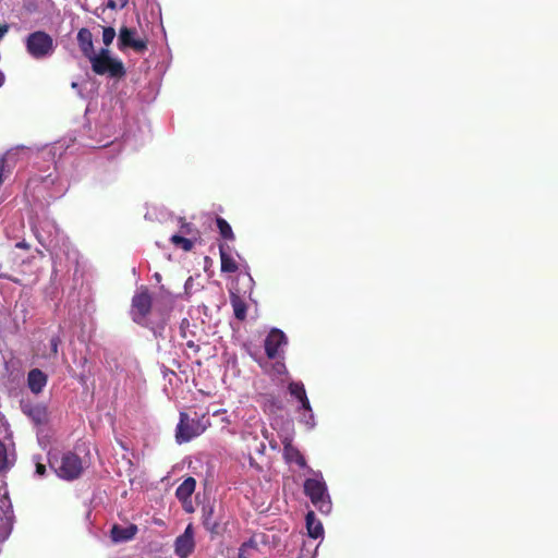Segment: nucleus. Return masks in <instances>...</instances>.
<instances>
[{
	"instance_id": "nucleus-22",
	"label": "nucleus",
	"mask_w": 558,
	"mask_h": 558,
	"mask_svg": "<svg viewBox=\"0 0 558 558\" xmlns=\"http://www.w3.org/2000/svg\"><path fill=\"white\" fill-rule=\"evenodd\" d=\"M11 533V523L7 517L0 515V543L4 542Z\"/></svg>"
},
{
	"instance_id": "nucleus-28",
	"label": "nucleus",
	"mask_w": 558,
	"mask_h": 558,
	"mask_svg": "<svg viewBox=\"0 0 558 558\" xmlns=\"http://www.w3.org/2000/svg\"><path fill=\"white\" fill-rule=\"evenodd\" d=\"M129 0H108L106 8L112 10H121L126 7Z\"/></svg>"
},
{
	"instance_id": "nucleus-15",
	"label": "nucleus",
	"mask_w": 558,
	"mask_h": 558,
	"mask_svg": "<svg viewBox=\"0 0 558 558\" xmlns=\"http://www.w3.org/2000/svg\"><path fill=\"white\" fill-rule=\"evenodd\" d=\"M137 533V526L130 524L128 526L113 525L111 529L112 539L116 542H125L132 539Z\"/></svg>"
},
{
	"instance_id": "nucleus-6",
	"label": "nucleus",
	"mask_w": 558,
	"mask_h": 558,
	"mask_svg": "<svg viewBox=\"0 0 558 558\" xmlns=\"http://www.w3.org/2000/svg\"><path fill=\"white\" fill-rule=\"evenodd\" d=\"M153 307V298L147 288L142 287L132 298L131 317L134 323L144 326Z\"/></svg>"
},
{
	"instance_id": "nucleus-14",
	"label": "nucleus",
	"mask_w": 558,
	"mask_h": 558,
	"mask_svg": "<svg viewBox=\"0 0 558 558\" xmlns=\"http://www.w3.org/2000/svg\"><path fill=\"white\" fill-rule=\"evenodd\" d=\"M196 487V481L194 477L189 476L186 477L177 488L175 496L177 498L182 501L184 505L186 502L191 504V496L194 493Z\"/></svg>"
},
{
	"instance_id": "nucleus-13",
	"label": "nucleus",
	"mask_w": 558,
	"mask_h": 558,
	"mask_svg": "<svg viewBox=\"0 0 558 558\" xmlns=\"http://www.w3.org/2000/svg\"><path fill=\"white\" fill-rule=\"evenodd\" d=\"M47 375L39 368H33L28 372L27 385L31 391L35 395H38L43 391L47 385Z\"/></svg>"
},
{
	"instance_id": "nucleus-19",
	"label": "nucleus",
	"mask_w": 558,
	"mask_h": 558,
	"mask_svg": "<svg viewBox=\"0 0 558 558\" xmlns=\"http://www.w3.org/2000/svg\"><path fill=\"white\" fill-rule=\"evenodd\" d=\"M216 225H217V228H218L219 233L222 239L229 240V241H234V239H235L234 233L232 231L231 226L229 225V222L226 219H223L221 217H217Z\"/></svg>"
},
{
	"instance_id": "nucleus-17",
	"label": "nucleus",
	"mask_w": 558,
	"mask_h": 558,
	"mask_svg": "<svg viewBox=\"0 0 558 558\" xmlns=\"http://www.w3.org/2000/svg\"><path fill=\"white\" fill-rule=\"evenodd\" d=\"M306 529L308 535L315 539L324 534L323 524L319 520L316 519L313 511H308L306 514Z\"/></svg>"
},
{
	"instance_id": "nucleus-34",
	"label": "nucleus",
	"mask_w": 558,
	"mask_h": 558,
	"mask_svg": "<svg viewBox=\"0 0 558 558\" xmlns=\"http://www.w3.org/2000/svg\"><path fill=\"white\" fill-rule=\"evenodd\" d=\"M0 277H1V278L9 279V280H11V281H13V282H17V280H16V279H13L12 277H10V276H8V275H1Z\"/></svg>"
},
{
	"instance_id": "nucleus-9",
	"label": "nucleus",
	"mask_w": 558,
	"mask_h": 558,
	"mask_svg": "<svg viewBox=\"0 0 558 558\" xmlns=\"http://www.w3.org/2000/svg\"><path fill=\"white\" fill-rule=\"evenodd\" d=\"M283 445V459L287 463H295L301 469H306L310 473V466L306 462V459L302 454V452L292 444V440L288 437H286L282 440Z\"/></svg>"
},
{
	"instance_id": "nucleus-20",
	"label": "nucleus",
	"mask_w": 558,
	"mask_h": 558,
	"mask_svg": "<svg viewBox=\"0 0 558 558\" xmlns=\"http://www.w3.org/2000/svg\"><path fill=\"white\" fill-rule=\"evenodd\" d=\"M288 390L291 396H293L298 401L305 399L306 391L303 383L301 381H292L288 386Z\"/></svg>"
},
{
	"instance_id": "nucleus-1",
	"label": "nucleus",
	"mask_w": 558,
	"mask_h": 558,
	"mask_svg": "<svg viewBox=\"0 0 558 558\" xmlns=\"http://www.w3.org/2000/svg\"><path fill=\"white\" fill-rule=\"evenodd\" d=\"M310 474L313 476L304 481L303 492L319 512L328 514L332 509V504L324 476L320 471L313 469H310Z\"/></svg>"
},
{
	"instance_id": "nucleus-16",
	"label": "nucleus",
	"mask_w": 558,
	"mask_h": 558,
	"mask_svg": "<svg viewBox=\"0 0 558 558\" xmlns=\"http://www.w3.org/2000/svg\"><path fill=\"white\" fill-rule=\"evenodd\" d=\"M230 303L233 308L234 317L240 322L245 320L247 312V305L245 301L239 294L231 293Z\"/></svg>"
},
{
	"instance_id": "nucleus-5",
	"label": "nucleus",
	"mask_w": 558,
	"mask_h": 558,
	"mask_svg": "<svg viewBox=\"0 0 558 558\" xmlns=\"http://www.w3.org/2000/svg\"><path fill=\"white\" fill-rule=\"evenodd\" d=\"M49 465L56 471L59 477L68 481L77 478L83 472L82 460L73 452L64 453L60 461L49 459Z\"/></svg>"
},
{
	"instance_id": "nucleus-38",
	"label": "nucleus",
	"mask_w": 558,
	"mask_h": 558,
	"mask_svg": "<svg viewBox=\"0 0 558 558\" xmlns=\"http://www.w3.org/2000/svg\"><path fill=\"white\" fill-rule=\"evenodd\" d=\"M245 556L250 557L252 556V551H245Z\"/></svg>"
},
{
	"instance_id": "nucleus-26",
	"label": "nucleus",
	"mask_w": 558,
	"mask_h": 558,
	"mask_svg": "<svg viewBox=\"0 0 558 558\" xmlns=\"http://www.w3.org/2000/svg\"><path fill=\"white\" fill-rule=\"evenodd\" d=\"M301 403V409H303L304 411L308 412L310 413V416H308V420L306 421V424L310 425V426H313L314 425V415H313V410H312V407H311V403H310V400L307 398V396H305V399H302L301 401H299Z\"/></svg>"
},
{
	"instance_id": "nucleus-31",
	"label": "nucleus",
	"mask_w": 558,
	"mask_h": 558,
	"mask_svg": "<svg viewBox=\"0 0 558 558\" xmlns=\"http://www.w3.org/2000/svg\"><path fill=\"white\" fill-rule=\"evenodd\" d=\"M36 474L39 476H44L46 474V465L41 462H36Z\"/></svg>"
},
{
	"instance_id": "nucleus-37",
	"label": "nucleus",
	"mask_w": 558,
	"mask_h": 558,
	"mask_svg": "<svg viewBox=\"0 0 558 558\" xmlns=\"http://www.w3.org/2000/svg\"><path fill=\"white\" fill-rule=\"evenodd\" d=\"M187 345H189L190 348L194 347L193 341H189V342H187Z\"/></svg>"
},
{
	"instance_id": "nucleus-11",
	"label": "nucleus",
	"mask_w": 558,
	"mask_h": 558,
	"mask_svg": "<svg viewBox=\"0 0 558 558\" xmlns=\"http://www.w3.org/2000/svg\"><path fill=\"white\" fill-rule=\"evenodd\" d=\"M76 40H77L80 50L85 58L88 59L95 53L94 43H93V34L88 28L83 27V28L78 29L77 35H76Z\"/></svg>"
},
{
	"instance_id": "nucleus-2",
	"label": "nucleus",
	"mask_w": 558,
	"mask_h": 558,
	"mask_svg": "<svg viewBox=\"0 0 558 558\" xmlns=\"http://www.w3.org/2000/svg\"><path fill=\"white\" fill-rule=\"evenodd\" d=\"M210 426L206 414L201 417H190L186 412H180L179 423L175 427V441L184 444L202 435Z\"/></svg>"
},
{
	"instance_id": "nucleus-10",
	"label": "nucleus",
	"mask_w": 558,
	"mask_h": 558,
	"mask_svg": "<svg viewBox=\"0 0 558 558\" xmlns=\"http://www.w3.org/2000/svg\"><path fill=\"white\" fill-rule=\"evenodd\" d=\"M287 343V337L280 329L274 328L265 339V353L268 359H276L279 348Z\"/></svg>"
},
{
	"instance_id": "nucleus-36",
	"label": "nucleus",
	"mask_w": 558,
	"mask_h": 558,
	"mask_svg": "<svg viewBox=\"0 0 558 558\" xmlns=\"http://www.w3.org/2000/svg\"><path fill=\"white\" fill-rule=\"evenodd\" d=\"M78 379H80V381H81L82 384H85V381H86V377H85V375H83V374H82V375H80Z\"/></svg>"
},
{
	"instance_id": "nucleus-7",
	"label": "nucleus",
	"mask_w": 558,
	"mask_h": 558,
	"mask_svg": "<svg viewBox=\"0 0 558 558\" xmlns=\"http://www.w3.org/2000/svg\"><path fill=\"white\" fill-rule=\"evenodd\" d=\"M148 39L141 37L135 28L122 26L119 31L118 47L120 50L132 49L137 53H143L147 50Z\"/></svg>"
},
{
	"instance_id": "nucleus-12",
	"label": "nucleus",
	"mask_w": 558,
	"mask_h": 558,
	"mask_svg": "<svg viewBox=\"0 0 558 558\" xmlns=\"http://www.w3.org/2000/svg\"><path fill=\"white\" fill-rule=\"evenodd\" d=\"M230 247L226 243L219 244L220 270L227 274H234L239 270V265L230 254Z\"/></svg>"
},
{
	"instance_id": "nucleus-27",
	"label": "nucleus",
	"mask_w": 558,
	"mask_h": 558,
	"mask_svg": "<svg viewBox=\"0 0 558 558\" xmlns=\"http://www.w3.org/2000/svg\"><path fill=\"white\" fill-rule=\"evenodd\" d=\"M211 515H213V509H210L209 512L205 515L204 526L211 533H216L217 529H218V523L213 520Z\"/></svg>"
},
{
	"instance_id": "nucleus-8",
	"label": "nucleus",
	"mask_w": 558,
	"mask_h": 558,
	"mask_svg": "<svg viewBox=\"0 0 558 558\" xmlns=\"http://www.w3.org/2000/svg\"><path fill=\"white\" fill-rule=\"evenodd\" d=\"M194 533L193 527L189 524L183 534L177 537L174 543V551L180 558H187L194 550Z\"/></svg>"
},
{
	"instance_id": "nucleus-21",
	"label": "nucleus",
	"mask_w": 558,
	"mask_h": 558,
	"mask_svg": "<svg viewBox=\"0 0 558 558\" xmlns=\"http://www.w3.org/2000/svg\"><path fill=\"white\" fill-rule=\"evenodd\" d=\"M170 241L174 245L180 246L181 248H183L185 252H190L193 248V245H194L192 240H190L187 238H184V236H181L179 234H173L171 236Z\"/></svg>"
},
{
	"instance_id": "nucleus-3",
	"label": "nucleus",
	"mask_w": 558,
	"mask_h": 558,
	"mask_svg": "<svg viewBox=\"0 0 558 558\" xmlns=\"http://www.w3.org/2000/svg\"><path fill=\"white\" fill-rule=\"evenodd\" d=\"M92 70L97 75H108L111 78L125 76V68L119 59L112 58L108 48H101L98 53L88 58Z\"/></svg>"
},
{
	"instance_id": "nucleus-33",
	"label": "nucleus",
	"mask_w": 558,
	"mask_h": 558,
	"mask_svg": "<svg viewBox=\"0 0 558 558\" xmlns=\"http://www.w3.org/2000/svg\"><path fill=\"white\" fill-rule=\"evenodd\" d=\"M9 27L8 25L3 24L1 25L0 24V38H2V36L8 32Z\"/></svg>"
},
{
	"instance_id": "nucleus-25",
	"label": "nucleus",
	"mask_w": 558,
	"mask_h": 558,
	"mask_svg": "<svg viewBox=\"0 0 558 558\" xmlns=\"http://www.w3.org/2000/svg\"><path fill=\"white\" fill-rule=\"evenodd\" d=\"M116 37V31L111 26L102 28V41L106 47H109Z\"/></svg>"
},
{
	"instance_id": "nucleus-30",
	"label": "nucleus",
	"mask_w": 558,
	"mask_h": 558,
	"mask_svg": "<svg viewBox=\"0 0 558 558\" xmlns=\"http://www.w3.org/2000/svg\"><path fill=\"white\" fill-rule=\"evenodd\" d=\"M60 342H61V340L58 336H54L50 339V347H51V351L53 354L58 353V348H59Z\"/></svg>"
},
{
	"instance_id": "nucleus-24",
	"label": "nucleus",
	"mask_w": 558,
	"mask_h": 558,
	"mask_svg": "<svg viewBox=\"0 0 558 558\" xmlns=\"http://www.w3.org/2000/svg\"><path fill=\"white\" fill-rule=\"evenodd\" d=\"M263 401L262 404L266 407H270L272 409L280 410L281 409V402L272 395H263L262 396Z\"/></svg>"
},
{
	"instance_id": "nucleus-18",
	"label": "nucleus",
	"mask_w": 558,
	"mask_h": 558,
	"mask_svg": "<svg viewBox=\"0 0 558 558\" xmlns=\"http://www.w3.org/2000/svg\"><path fill=\"white\" fill-rule=\"evenodd\" d=\"M23 411L37 424L45 422L46 416H47L46 408L43 405H34V407L25 405L23 408Z\"/></svg>"
},
{
	"instance_id": "nucleus-29",
	"label": "nucleus",
	"mask_w": 558,
	"mask_h": 558,
	"mask_svg": "<svg viewBox=\"0 0 558 558\" xmlns=\"http://www.w3.org/2000/svg\"><path fill=\"white\" fill-rule=\"evenodd\" d=\"M8 464V456L7 448L4 444L0 440V471L4 470Z\"/></svg>"
},
{
	"instance_id": "nucleus-35",
	"label": "nucleus",
	"mask_w": 558,
	"mask_h": 558,
	"mask_svg": "<svg viewBox=\"0 0 558 558\" xmlns=\"http://www.w3.org/2000/svg\"><path fill=\"white\" fill-rule=\"evenodd\" d=\"M4 83V75L3 73L0 71V87L3 85Z\"/></svg>"
},
{
	"instance_id": "nucleus-4",
	"label": "nucleus",
	"mask_w": 558,
	"mask_h": 558,
	"mask_svg": "<svg viewBox=\"0 0 558 558\" xmlns=\"http://www.w3.org/2000/svg\"><path fill=\"white\" fill-rule=\"evenodd\" d=\"M25 48L32 58L41 60L54 52L56 44L51 35L45 31H35L25 38Z\"/></svg>"
},
{
	"instance_id": "nucleus-23",
	"label": "nucleus",
	"mask_w": 558,
	"mask_h": 558,
	"mask_svg": "<svg viewBox=\"0 0 558 558\" xmlns=\"http://www.w3.org/2000/svg\"><path fill=\"white\" fill-rule=\"evenodd\" d=\"M257 542L252 537L247 542H244L239 549V558H250L245 556V551H256Z\"/></svg>"
},
{
	"instance_id": "nucleus-32",
	"label": "nucleus",
	"mask_w": 558,
	"mask_h": 558,
	"mask_svg": "<svg viewBox=\"0 0 558 558\" xmlns=\"http://www.w3.org/2000/svg\"><path fill=\"white\" fill-rule=\"evenodd\" d=\"M4 163H5V159L2 157L0 158V185L2 184L3 182V170H4Z\"/></svg>"
}]
</instances>
